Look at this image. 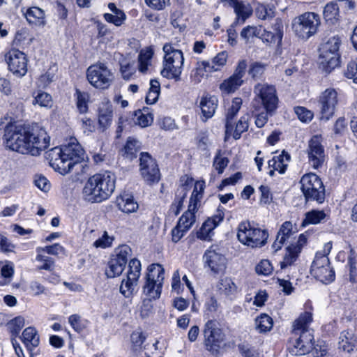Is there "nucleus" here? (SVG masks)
I'll use <instances>...</instances> for the list:
<instances>
[{
    "mask_svg": "<svg viewBox=\"0 0 357 357\" xmlns=\"http://www.w3.org/2000/svg\"><path fill=\"white\" fill-rule=\"evenodd\" d=\"M77 107L81 113H85L88 109L89 95L86 93L76 90Z\"/></svg>",
    "mask_w": 357,
    "mask_h": 357,
    "instance_id": "nucleus-54",
    "label": "nucleus"
},
{
    "mask_svg": "<svg viewBox=\"0 0 357 357\" xmlns=\"http://www.w3.org/2000/svg\"><path fill=\"white\" fill-rule=\"evenodd\" d=\"M256 272L258 274L268 275L273 272V266L268 260H262L256 266Z\"/></svg>",
    "mask_w": 357,
    "mask_h": 357,
    "instance_id": "nucleus-64",
    "label": "nucleus"
},
{
    "mask_svg": "<svg viewBox=\"0 0 357 357\" xmlns=\"http://www.w3.org/2000/svg\"><path fill=\"white\" fill-rule=\"evenodd\" d=\"M206 71L200 66L198 61L196 63L195 68L190 73V79L194 84L199 83L205 76Z\"/></svg>",
    "mask_w": 357,
    "mask_h": 357,
    "instance_id": "nucleus-59",
    "label": "nucleus"
},
{
    "mask_svg": "<svg viewBox=\"0 0 357 357\" xmlns=\"http://www.w3.org/2000/svg\"><path fill=\"white\" fill-rule=\"evenodd\" d=\"M229 160L226 157H222L220 153L217 154L213 160V167L218 171V174H222L224 169L227 166Z\"/></svg>",
    "mask_w": 357,
    "mask_h": 357,
    "instance_id": "nucleus-62",
    "label": "nucleus"
},
{
    "mask_svg": "<svg viewBox=\"0 0 357 357\" xmlns=\"http://www.w3.org/2000/svg\"><path fill=\"white\" fill-rule=\"evenodd\" d=\"M265 69V64L259 62H254L250 65L248 73L253 79H257L261 78Z\"/></svg>",
    "mask_w": 357,
    "mask_h": 357,
    "instance_id": "nucleus-55",
    "label": "nucleus"
},
{
    "mask_svg": "<svg viewBox=\"0 0 357 357\" xmlns=\"http://www.w3.org/2000/svg\"><path fill=\"white\" fill-rule=\"evenodd\" d=\"M344 75L347 78L351 79L355 83H357V59L351 61L347 64Z\"/></svg>",
    "mask_w": 357,
    "mask_h": 357,
    "instance_id": "nucleus-63",
    "label": "nucleus"
},
{
    "mask_svg": "<svg viewBox=\"0 0 357 357\" xmlns=\"http://www.w3.org/2000/svg\"><path fill=\"white\" fill-rule=\"evenodd\" d=\"M199 105L206 120L214 115L218 106V98L215 96L207 94L201 98Z\"/></svg>",
    "mask_w": 357,
    "mask_h": 357,
    "instance_id": "nucleus-28",
    "label": "nucleus"
},
{
    "mask_svg": "<svg viewBox=\"0 0 357 357\" xmlns=\"http://www.w3.org/2000/svg\"><path fill=\"white\" fill-rule=\"evenodd\" d=\"M63 157L65 164H69L70 172L74 171L76 174L86 172L89 168L84 161V151L75 138H71L68 144L62 146Z\"/></svg>",
    "mask_w": 357,
    "mask_h": 357,
    "instance_id": "nucleus-4",
    "label": "nucleus"
},
{
    "mask_svg": "<svg viewBox=\"0 0 357 357\" xmlns=\"http://www.w3.org/2000/svg\"><path fill=\"white\" fill-rule=\"evenodd\" d=\"M238 349L243 357H259L257 351L246 342L239 344Z\"/></svg>",
    "mask_w": 357,
    "mask_h": 357,
    "instance_id": "nucleus-56",
    "label": "nucleus"
},
{
    "mask_svg": "<svg viewBox=\"0 0 357 357\" xmlns=\"http://www.w3.org/2000/svg\"><path fill=\"white\" fill-rule=\"evenodd\" d=\"M237 237L243 244L251 248H257L266 243L268 234L264 229L255 227L250 222H242L238 227Z\"/></svg>",
    "mask_w": 357,
    "mask_h": 357,
    "instance_id": "nucleus-5",
    "label": "nucleus"
},
{
    "mask_svg": "<svg viewBox=\"0 0 357 357\" xmlns=\"http://www.w3.org/2000/svg\"><path fill=\"white\" fill-rule=\"evenodd\" d=\"M21 340L29 350H32L39 344V336L33 327L26 328L21 337Z\"/></svg>",
    "mask_w": 357,
    "mask_h": 357,
    "instance_id": "nucleus-33",
    "label": "nucleus"
},
{
    "mask_svg": "<svg viewBox=\"0 0 357 357\" xmlns=\"http://www.w3.org/2000/svg\"><path fill=\"white\" fill-rule=\"evenodd\" d=\"M320 24L319 15L307 12L294 20L292 29L298 38L307 40L317 32Z\"/></svg>",
    "mask_w": 357,
    "mask_h": 357,
    "instance_id": "nucleus-6",
    "label": "nucleus"
},
{
    "mask_svg": "<svg viewBox=\"0 0 357 357\" xmlns=\"http://www.w3.org/2000/svg\"><path fill=\"white\" fill-rule=\"evenodd\" d=\"M8 69L18 77L24 76L27 72V59L25 54L18 50L12 49L5 55Z\"/></svg>",
    "mask_w": 357,
    "mask_h": 357,
    "instance_id": "nucleus-17",
    "label": "nucleus"
},
{
    "mask_svg": "<svg viewBox=\"0 0 357 357\" xmlns=\"http://www.w3.org/2000/svg\"><path fill=\"white\" fill-rule=\"evenodd\" d=\"M115 189V177L109 172L96 174L89 178L82 189L83 199L91 203L107 199Z\"/></svg>",
    "mask_w": 357,
    "mask_h": 357,
    "instance_id": "nucleus-2",
    "label": "nucleus"
},
{
    "mask_svg": "<svg viewBox=\"0 0 357 357\" xmlns=\"http://www.w3.org/2000/svg\"><path fill=\"white\" fill-rule=\"evenodd\" d=\"M136 124L142 128H145L150 126L153 121V115L146 110H138L135 113Z\"/></svg>",
    "mask_w": 357,
    "mask_h": 357,
    "instance_id": "nucleus-48",
    "label": "nucleus"
},
{
    "mask_svg": "<svg viewBox=\"0 0 357 357\" xmlns=\"http://www.w3.org/2000/svg\"><path fill=\"white\" fill-rule=\"evenodd\" d=\"M33 104H38L40 107H50L52 105V96L46 92H38L35 96Z\"/></svg>",
    "mask_w": 357,
    "mask_h": 357,
    "instance_id": "nucleus-53",
    "label": "nucleus"
},
{
    "mask_svg": "<svg viewBox=\"0 0 357 357\" xmlns=\"http://www.w3.org/2000/svg\"><path fill=\"white\" fill-rule=\"evenodd\" d=\"M139 170L142 177L148 185L157 183L160 179L158 165L148 153L140 154Z\"/></svg>",
    "mask_w": 357,
    "mask_h": 357,
    "instance_id": "nucleus-13",
    "label": "nucleus"
},
{
    "mask_svg": "<svg viewBox=\"0 0 357 357\" xmlns=\"http://www.w3.org/2000/svg\"><path fill=\"white\" fill-rule=\"evenodd\" d=\"M248 119L249 115L245 114L241 117L238 123H236L233 137L234 139H239L241 134L246 131L248 128Z\"/></svg>",
    "mask_w": 357,
    "mask_h": 357,
    "instance_id": "nucleus-52",
    "label": "nucleus"
},
{
    "mask_svg": "<svg viewBox=\"0 0 357 357\" xmlns=\"http://www.w3.org/2000/svg\"><path fill=\"white\" fill-rule=\"evenodd\" d=\"M311 274L318 280L328 284L335 280V271L330 266L328 257L317 253L310 269Z\"/></svg>",
    "mask_w": 357,
    "mask_h": 357,
    "instance_id": "nucleus-12",
    "label": "nucleus"
},
{
    "mask_svg": "<svg viewBox=\"0 0 357 357\" xmlns=\"http://www.w3.org/2000/svg\"><path fill=\"white\" fill-rule=\"evenodd\" d=\"M47 158L49 160L50 165L60 174L65 175L70 173L69 164H65V158L63 157V149L56 146L52 148L47 153Z\"/></svg>",
    "mask_w": 357,
    "mask_h": 357,
    "instance_id": "nucleus-20",
    "label": "nucleus"
},
{
    "mask_svg": "<svg viewBox=\"0 0 357 357\" xmlns=\"http://www.w3.org/2000/svg\"><path fill=\"white\" fill-rule=\"evenodd\" d=\"M205 188L204 181H197L195 184L194 190L190 199V203L187 211L195 215L202 198V194Z\"/></svg>",
    "mask_w": 357,
    "mask_h": 357,
    "instance_id": "nucleus-29",
    "label": "nucleus"
},
{
    "mask_svg": "<svg viewBox=\"0 0 357 357\" xmlns=\"http://www.w3.org/2000/svg\"><path fill=\"white\" fill-rule=\"evenodd\" d=\"M289 160V154L283 151L282 154L274 156L268 161V167L275 169L280 174H283L287 169Z\"/></svg>",
    "mask_w": 357,
    "mask_h": 357,
    "instance_id": "nucleus-35",
    "label": "nucleus"
},
{
    "mask_svg": "<svg viewBox=\"0 0 357 357\" xmlns=\"http://www.w3.org/2000/svg\"><path fill=\"white\" fill-rule=\"evenodd\" d=\"M147 271L146 281L154 282L156 285L163 284L165 270L161 265L153 264L149 266Z\"/></svg>",
    "mask_w": 357,
    "mask_h": 357,
    "instance_id": "nucleus-31",
    "label": "nucleus"
},
{
    "mask_svg": "<svg viewBox=\"0 0 357 357\" xmlns=\"http://www.w3.org/2000/svg\"><path fill=\"white\" fill-rule=\"evenodd\" d=\"M301 189L307 202L321 204L325 199V188L321 178L314 173L303 175L300 181Z\"/></svg>",
    "mask_w": 357,
    "mask_h": 357,
    "instance_id": "nucleus-7",
    "label": "nucleus"
},
{
    "mask_svg": "<svg viewBox=\"0 0 357 357\" xmlns=\"http://www.w3.org/2000/svg\"><path fill=\"white\" fill-rule=\"evenodd\" d=\"M339 349L344 352L351 354L357 349V340L351 331H344L339 337Z\"/></svg>",
    "mask_w": 357,
    "mask_h": 357,
    "instance_id": "nucleus-24",
    "label": "nucleus"
},
{
    "mask_svg": "<svg viewBox=\"0 0 357 357\" xmlns=\"http://www.w3.org/2000/svg\"><path fill=\"white\" fill-rule=\"evenodd\" d=\"M323 15L326 22L332 24H335L339 17V7L337 3L335 2L328 3L324 7Z\"/></svg>",
    "mask_w": 357,
    "mask_h": 357,
    "instance_id": "nucleus-40",
    "label": "nucleus"
},
{
    "mask_svg": "<svg viewBox=\"0 0 357 357\" xmlns=\"http://www.w3.org/2000/svg\"><path fill=\"white\" fill-rule=\"evenodd\" d=\"M312 321V314L308 312L302 313L297 319L295 320L293 325L292 333L297 334L299 331L310 330L309 324Z\"/></svg>",
    "mask_w": 357,
    "mask_h": 357,
    "instance_id": "nucleus-37",
    "label": "nucleus"
},
{
    "mask_svg": "<svg viewBox=\"0 0 357 357\" xmlns=\"http://www.w3.org/2000/svg\"><path fill=\"white\" fill-rule=\"evenodd\" d=\"M86 78L93 87L106 89L112 84L114 77L113 73L104 63H98L88 68Z\"/></svg>",
    "mask_w": 357,
    "mask_h": 357,
    "instance_id": "nucleus-8",
    "label": "nucleus"
},
{
    "mask_svg": "<svg viewBox=\"0 0 357 357\" xmlns=\"http://www.w3.org/2000/svg\"><path fill=\"white\" fill-rule=\"evenodd\" d=\"M295 234L293 231L291 222L286 221L280 227L272 247L275 251L280 250L283 244Z\"/></svg>",
    "mask_w": 357,
    "mask_h": 357,
    "instance_id": "nucleus-25",
    "label": "nucleus"
},
{
    "mask_svg": "<svg viewBox=\"0 0 357 357\" xmlns=\"http://www.w3.org/2000/svg\"><path fill=\"white\" fill-rule=\"evenodd\" d=\"M255 98L253 102H259L262 108L269 113H275L278 104L276 89L273 85L257 84L254 88Z\"/></svg>",
    "mask_w": 357,
    "mask_h": 357,
    "instance_id": "nucleus-10",
    "label": "nucleus"
},
{
    "mask_svg": "<svg viewBox=\"0 0 357 357\" xmlns=\"http://www.w3.org/2000/svg\"><path fill=\"white\" fill-rule=\"evenodd\" d=\"M204 263L214 273H219L225 268L226 258L224 255L210 248L204 255Z\"/></svg>",
    "mask_w": 357,
    "mask_h": 357,
    "instance_id": "nucleus-22",
    "label": "nucleus"
},
{
    "mask_svg": "<svg viewBox=\"0 0 357 357\" xmlns=\"http://www.w3.org/2000/svg\"><path fill=\"white\" fill-rule=\"evenodd\" d=\"M321 119L329 120L335 114L337 103L338 93L333 88L326 89L319 97Z\"/></svg>",
    "mask_w": 357,
    "mask_h": 357,
    "instance_id": "nucleus-14",
    "label": "nucleus"
},
{
    "mask_svg": "<svg viewBox=\"0 0 357 357\" xmlns=\"http://www.w3.org/2000/svg\"><path fill=\"white\" fill-rule=\"evenodd\" d=\"M160 93V84L156 79H151L150 82V88L146 96V102L147 104H154L158 99Z\"/></svg>",
    "mask_w": 357,
    "mask_h": 357,
    "instance_id": "nucleus-46",
    "label": "nucleus"
},
{
    "mask_svg": "<svg viewBox=\"0 0 357 357\" xmlns=\"http://www.w3.org/2000/svg\"><path fill=\"white\" fill-rule=\"evenodd\" d=\"M204 336L206 349L213 355L219 354L225 335L222 329L218 326L216 321L208 320L206 323Z\"/></svg>",
    "mask_w": 357,
    "mask_h": 357,
    "instance_id": "nucleus-9",
    "label": "nucleus"
},
{
    "mask_svg": "<svg viewBox=\"0 0 357 357\" xmlns=\"http://www.w3.org/2000/svg\"><path fill=\"white\" fill-rule=\"evenodd\" d=\"M128 268L126 279L122 281L120 286L121 293L127 298L132 295L137 284L141 274V263L138 259L134 258L130 261Z\"/></svg>",
    "mask_w": 357,
    "mask_h": 357,
    "instance_id": "nucleus-16",
    "label": "nucleus"
},
{
    "mask_svg": "<svg viewBox=\"0 0 357 357\" xmlns=\"http://www.w3.org/2000/svg\"><path fill=\"white\" fill-rule=\"evenodd\" d=\"M195 222V215L190 211H185L179 218L176 226L172 231V241L175 243L180 241Z\"/></svg>",
    "mask_w": 357,
    "mask_h": 357,
    "instance_id": "nucleus-21",
    "label": "nucleus"
},
{
    "mask_svg": "<svg viewBox=\"0 0 357 357\" xmlns=\"http://www.w3.org/2000/svg\"><path fill=\"white\" fill-rule=\"evenodd\" d=\"M131 256V249L128 245H122L116 248L114 254L111 256L106 270L108 278L120 275L125 269L128 258Z\"/></svg>",
    "mask_w": 357,
    "mask_h": 357,
    "instance_id": "nucleus-11",
    "label": "nucleus"
},
{
    "mask_svg": "<svg viewBox=\"0 0 357 357\" xmlns=\"http://www.w3.org/2000/svg\"><path fill=\"white\" fill-rule=\"evenodd\" d=\"M113 240L112 236H109L107 231H104L102 236L94 241L93 246L96 248H106L112 245Z\"/></svg>",
    "mask_w": 357,
    "mask_h": 357,
    "instance_id": "nucleus-61",
    "label": "nucleus"
},
{
    "mask_svg": "<svg viewBox=\"0 0 357 357\" xmlns=\"http://www.w3.org/2000/svg\"><path fill=\"white\" fill-rule=\"evenodd\" d=\"M104 18L107 22L112 23L115 26H119L123 24L126 16L124 12H119V14L105 13L104 14Z\"/></svg>",
    "mask_w": 357,
    "mask_h": 357,
    "instance_id": "nucleus-57",
    "label": "nucleus"
},
{
    "mask_svg": "<svg viewBox=\"0 0 357 357\" xmlns=\"http://www.w3.org/2000/svg\"><path fill=\"white\" fill-rule=\"evenodd\" d=\"M224 215L219 214L213 219H208L204 222L199 231H197V238L202 240H207L210 237L211 232L223 220Z\"/></svg>",
    "mask_w": 357,
    "mask_h": 357,
    "instance_id": "nucleus-30",
    "label": "nucleus"
},
{
    "mask_svg": "<svg viewBox=\"0 0 357 357\" xmlns=\"http://www.w3.org/2000/svg\"><path fill=\"white\" fill-rule=\"evenodd\" d=\"M294 335L296 337L292 346L289 348V353L292 356H301L309 353L313 348L314 336L310 330L299 331Z\"/></svg>",
    "mask_w": 357,
    "mask_h": 357,
    "instance_id": "nucleus-18",
    "label": "nucleus"
},
{
    "mask_svg": "<svg viewBox=\"0 0 357 357\" xmlns=\"http://www.w3.org/2000/svg\"><path fill=\"white\" fill-rule=\"evenodd\" d=\"M25 321L22 317H17L11 319L7 324L8 328L12 336L17 337L21 329L24 326Z\"/></svg>",
    "mask_w": 357,
    "mask_h": 357,
    "instance_id": "nucleus-50",
    "label": "nucleus"
},
{
    "mask_svg": "<svg viewBox=\"0 0 357 357\" xmlns=\"http://www.w3.org/2000/svg\"><path fill=\"white\" fill-rule=\"evenodd\" d=\"M243 83V79H238L234 77L230 76L228 79L223 81L220 85V89L225 93H231L238 89Z\"/></svg>",
    "mask_w": 357,
    "mask_h": 357,
    "instance_id": "nucleus-41",
    "label": "nucleus"
},
{
    "mask_svg": "<svg viewBox=\"0 0 357 357\" xmlns=\"http://www.w3.org/2000/svg\"><path fill=\"white\" fill-rule=\"evenodd\" d=\"M119 208L124 213H132L138 208L137 204L134 201L132 197L125 195L117 199Z\"/></svg>",
    "mask_w": 357,
    "mask_h": 357,
    "instance_id": "nucleus-38",
    "label": "nucleus"
},
{
    "mask_svg": "<svg viewBox=\"0 0 357 357\" xmlns=\"http://www.w3.org/2000/svg\"><path fill=\"white\" fill-rule=\"evenodd\" d=\"M341 45V38L338 36H333L324 44L321 45L319 52L324 53L333 52L335 54L339 53V48Z\"/></svg>",
    "mask_w": 357,
    "mask_h": 357,
    "instance_id": "nucleus-43",
    "label": "nucleus"
},
{
    "mask_svg": "<svg viewBox=\"0 0 357 357\" xmlns=\"http://www.w3.org/2000/svg\"><path fill=\"white\" fill-rule=\"evenodd\" d=\"M154 52L151 47H146L139 52L138 55V69L142 73H146L151 65V59Z\"/></svg>",
    "mask_w": 357,
    "mask_h": 357,
    "instance_id": "nucleus-32",
    "label": "nucleus"
},
{
    "mask_svg": "<svg viewBox=\"0 0 357 357\" xmlns=\"http://www.w3.org/2000/svg\"><path fill=\"white\" fill-rule=\"evenodd\" d=\"M243 100L241 98H234L232 100L231 105L228 109V112L226 115V124H225V132L226 134L231 133L233 130V125L231 123L232 119L237 114L239 109L241 107Z\"/></svg>",
    "mask_w": 357,
    "mask_h": 357,
    "instance_id": "nucleus-34",
    "label": "nucleus"
},
{
    "mask_svg": "<svg viewBox=\"0 0 357 357\" xmlns=\"http://www.w3.org/2000/svg\"><path fill=\"white\" fill-rule=\"evenodd\" d=\"M256 329L259 333L269 331L273 327V319L266 314H262L255 319Z\"/></svg>",
    "mask_w": 357,
    "mask_h": 357,
    "instance_id": "nucleus-45",
    "label": "nucleus"
},
{
    "mask_svg": "<svg viewBox=\"0 0 357 357\" xmlns=\"http://www.w3.org/2000/svg\"><path fill=\"white\" fill-rule=\"evenodd\" d=\"M233 9L236 15L234 24H243L253 12L250 3L243 0H239Z\"/></svg>",
    "mask_w": 357,
    "mask_h": 357,
    "instance_id": "nucleus-26",
    "label": "nucleus"
},
{
    "mask_svg": "<svg viewBox=\"0 0 357 357\" xmlns=\"http://www.w3.org/2000/svg\"><path fill=\"white\" fill-rule=\"evenodd\" d=\"M31 40L28 29L22 28L17 31L13 43L16 47L24 48L30 45Z\"/></svg>",
    "mask_w": 357,
    "mask_h": 357,
    "instance_id": "nucleus-42",
    "label": "nucleus"
},
{
    "mask_svg": "<svg viewBox=\"0 0 357 357\" xmlns=\"http://www.w3.org/2000/svg\"><path fill=\"white\" fill-rule=\"evenodd\" d=\"M253 113L255 116V125L258 128H262L267 123L268 116H273L274 113H269L259 102H252Z\"/></svg>",
    "mask_w": 357,
    "mask_h": 357,
    "instance_id": "nucleus-36",
    "label": "nucleus"
},
{
    "mask_svg": "<svg viewBox=\"0 0 357 357\" xmlns=\"http://www.w3.org/2000/svg\"><path fill=\"white\" fill-rule=\"evenodd\" d=\"M219 289L227 296H231L237 292L236 285L229 278H225L220 280Z\"/></svg>",
    "mask_w": 357,
    "mask_h": 357,
    "instance_id": "nucleus-49",
    "label": "nucleus"
},
{
    "mask_svg": "<svg viewBox=\"0 0 357 357\" xmlns=\"http://www.w3.org/2000/svg\"><path fill=\"white\" fill-rule=\"evenodd\" d=\"M306 243V236L304 234H301L295 243H291L286 248L283 261L280 263L282 268L292 265L296 261L298 255Z\"/></svg>",
    "mask_w": 357,
    "mask_h": 357,
    "instance_id": "nucleus-19",
    "label": "nucleus"
},
{
    "mask_svg": "<svg viewBox=\"0 0 357 357\" xmlns=\"http://www.w3.org/2000/svg\"><path fill=\"white\" fill-rule=\"evenodd\" d=\"M326 218V213L324 211L312 210L306 213L305 218L301 223L302 227H305L309 224H318Z\"/></svg>",
    "mask_w": 357,
    "mask_h": 357,
    "instance_id": "nucleus-44",
    "label": "nucleus"
},
{
    "mask_svg": "<svg viewBox=\"0 0 357 357\" xmlns=\"http://www.w3.org/2000/svg\"><path fill=\"white\" fill-rule=\"evenodd\" d=\"M139 148V141L132 138H128L124 147L125 153L130 159H132L136 157V153Z\"/></svg>",
    "mask_w": 357,
    "mask_h": 357,
    "instance_id": "nucleus-51",
    "label": "nucleus"
},
{
    "mask_svg": "<svg viewBox=\"0 0 357 357\" xmlns=\"http://www.w3.org/2000/svg\"><path fill=\"white\" fill-rule=\"evenodd\" d=\"M192 178L187 177L185 183H182L176 190L175 199L174 203L181 210L183 206V202L189 190V185L192 183Z\"/></svg>",
    "mask_w": 357,
    "mask_h": 357,
    "instance_id": "nucleus-39",
    "label": "nucleus"
},
{
    "mask_svg": "<svg viewBox=\"0 0 357 357\" xmlns=\"http://www.w3.org/2000/svg\"><path fill=\"white\" fill-rule=\"evenodd\" d=\"M162 50L165 56L163 68L160 73L162 76L176 82L180 81L184 63L182 51L176 49L172 43L165 44Z\"/></svg>",
    "mask_w": 357,
    "mask_h": 357,
    "instance_id": "nucleus-3",
    "label": "nucleus"
},
{
    "mask_svg": "<svg viewBox=\"0 0 357 357\" xmlns=\"http://www.w3.org/2000/svg\"><path fill=\"white\" fill-rule=\"evenodd\" d=\"M162 285H156L154 282L145 281L143 287L144 294L150 299L160 298Z\"/></svg>",
    "mask_w": 357,
    "mask_h": 357,
    "instance_id": "nucleus-47",
    "label": "nucleus"
},
{
    "mask_svg": "<svg viewBox=\"0 0 357 357\" xmlns=\"http://www.w3.org/2000/svg\"><path fill=\"white\" fill-rule=\"evenodd\" d=\"M24 15L30 24L44 26L46 24L45 11L39 7L33 6L28 8Z\"/></svg>",
    "mask_w": 357,
    "mask_h": 357,
    "instance_id": "nucleus-27",
    "label": "nucleus"
},
{
    "mask_svg": "<svg viewBox=\"0 0 357 357\" xmlns=\"http://www.w3.org/2000/svg\"><path fill=\"white\" fill-rule=\"evenodd\" d=\"M2 140L4 146L9 150L37 156L49 147L50 137L38 124L8 125Z\"/></svg>",
    "mask_w": 357,
    "mask_h": 357,
    "instance_id": "nucleus-1",
    "label": "nucleus"
},
{
    "mask_svg": "<svg viewBox=\"0 0 357 357\" xmlns=\"http://www.w3.org/2000/svg\"><path fill=\"white\" fill-rule=\"evenodd\" d=\"M36 260L43 262V264L38 266V269L46 271H52L54 269V261L51 257L38 254L36 257Z\"/></svg>",
    "mask_w": 357,
    "mask_h": 357,
    "instance_id": "nucleus-60",
    "label": "nucleus"
},
{
    "mask_svg": "<svg viewBox=\"0 0 357 357\" xmlns=\"http://www.w3.org/2000/svg\"><path fill=\"white\" fill-rule=\"evenodd\" d=\"M257 13L259 18L264 20L269 18H273L275 15V10L273 6L269 5H261L257 9Z\"/></svg>",
    "mask_w": 357,
    "mask_h": 357,
    "instance_id": "nucleus-58",
    "label": "nucleus"
},
{
    "mask_svg": "<svg viewBox=\"0 0 357 357\" xmlns=\"http://www.w3.org/2000/svg\"><path fill=\"white\" fill-rule=\"evenodd\" d=\"M340 55L333 52H321L319 58V68L326 73H330L339 66Z\"/></svg>",
    "mask_w": 357,
    "mask_h": 357,
    "instance_id": "nucleus-23",
    "label": "nucleus"
},
{
    "mask_svg": "<svg viewBox=\"0 0 357 357\" xmlns=\"http://www.w3.org/2000/svg\"><path fill=\"white\" fill-rule=\"evenodd\" d=\"M322 142L323 138L319 135L312 136L308 142L307 149L308 161L314 169L321 167L325 161V150Z\"/></svg>",
    "mask_w": 357,
    "mask_h": 357,
    "instance_id": "nucleus-15",
    "label": "nucleus"
}]
</instances>
